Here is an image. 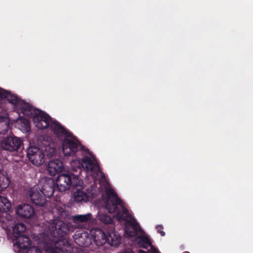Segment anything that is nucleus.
Masks as SVG:
<instances>
[{"instance_id":"nucleus-5","label":"nucleus","mask_w":253,"mask_h":253,"mask_svg":"<svg viewBox=\"0 0 253 253\" xmlns=\"http://www.w3.org/2000/svg\"><path fill=\"white\" fill-rule=\"evenodd\" d=\"M27 156L33 165L39 166L44 162L45 154L42 149L36 146H30L27 150Z\"/></svg>"},{"instance_id":"nucleus-20","label":"nucleus","mask_w":253,"mask_h":253,"mask_svg":"<svg viewBox=\"0 0 253 253\" xmlns=\"http://www.w3.org/2000/svg\"><path fill=\"white\" fill-rule=\"evenodd\" d=\"M74 200L76 202H87L88 199L86 193L82 190H77L74 194Z\"/></svg>"},{"instance_id":"nucleus-32","label":"nucleus","mask_w":253,"mask_h":253,"mask_svg":"<svg viewBox=\"0 0 253 253\" xmlns=\"http://www.w3.org/2000/svg\"><path fill=\"white\" fill-rule=\"evenodd\" d=\"M79 169L80 170V173H81V168H79Z\"/></svg>"},{"instance_id":"nucleus-2","label":"nucleus","mask_w":253,"mask_h":253,"mask_svg":"<svg viewBox=\"0 0 253 253\" xmlns=\"http://www.w3.org/2000/svg\"><path fill=\"white\" fill-rule=\"evenodd\" d=\"M55 184L59 191L64 192L70 187H77L79 184V177L71 172L62 173L58 176L55 184L52 178L43 177L40 180L38 187L45 197L49 198L54 193Z\"/></svg>"},{"instance_id":"nucleus-6","label":"nucleus","mask_w":253,"mask_h":253,"mask_svg":"<svg viewBox=\"0 0 253 253\" xmlns=\"http://www.w3.org/2000/svg\"><path fill=\"white\" fill-rule=\"evenodd\" d=\"M50 234L55 238H62L69 232L68 225L61 220H54L49 226Z\"/></svg>"},{"instance_id":"nucleus-25","label":"nucleus","mask_w":253,"mask_h":253,"mask_svg":"<svg viewBox=\"0 0 253 253\" xmlns=\"http://www.w3.org/2000/svg\"><path fill=\"white\" fill-rule=\"evenodd\" d=\"M9 124L3 118L0 117V134H5L7 132Z\"/></svg>"},{"instance_id":"nucleus-8","label":"nucleus","mask_w":253,"mask_h":253,"mask_svg":"<svg viewBox=\"0 0 253 253\" xmlns=\"http://www.w3.org/2000/svg\"><path fill=\"white\" fill-rule=\"evenodd\" d=\"M90 232L92 239L97 246H102L107 242L109 243L110 240H111L112 244H113V238L111 235L110 234L107 235L102 229L98 228H95L91 230Z\"/></svg>"},{"instance_id":"nucleus-29","label":"nucleus","mask_w":253,"mask_h":253,"mask_svg":"<svg viewBox=\"0 0 253 253\" xmlns=\"http://www.w3.org/2000/svg\"><path fill=\"white\" fill-rule=\"evenodd\" d=\"M152 253H160V252L159 251V250L158 249H154L152 250Z\"/></svg>"},{"instance_id":"nucleus-12","label":"nucleus","mask_w":253,"mask_h":253,"mask_svg":"<svg viewBox=\"0 0 253 253\" xmlns=\"http://www.w3.org/2000/svg\"><path fill=\"white\" fill-rule=\"evenodd\" d=\"M64 165L62 161L58 159L50 160L48 164L47 171L51 175L54 176L61 172L64 169Z\"/></svg>"},{"instance_id":"nucleus-24","label":"nucleus","mask_w":253,"mask_h":253,"mask_svg":"<svg viewBox=\"0 0 253 253\" xmlns=\"http://www.w3.org/2000/svg\"><path fill=\"white\" fill-rule=\"evenodd\" d=\"M57 244L59 245H63V247H61L57 249H53L51 250V253H60V252H63L64 251V247L69 245V243L67 241L62 239H59L56 243V245Z\"/></svg>"},{"instance_id":"nucleus-4","label":"nucleus","mask_w":253,"mask_h":253,"mask_svg":"<svg viewBox=\"0 0 253 253\" xmlns=\"http://www.w3.org/2000/svg\"><path fill=\"white\" fill-rule=\"evenodd\" d=\"M62 151L65 156H73L79 151L89 153V150L77 139L73 140L70 138H65L62 141Z\"/></svg>"},{"instance_id":"nucleus-21","label":"nucleus","mask_w":253,"mask_h":253,"mask_svg":"<svg viewBox=\"0 0 253 253\" xmlns=\"http://www.w3.org/2000/svg\"><path fill=\"white\" fill-rule=\"evenodd\" d=\"M26 227L24 223H20L16 224L13 228V234L15 238L16 235H24L23 233L26 230Z\"/></svg>"},{"instance_id":"nucleus-10","label":"nucleus","mask_w":253,"mask_h":253,"mask_svg":"<svg viewBox=\"0 0 253 253\" xmlns=\"http://www.w3.org/2000/svg\"><path fill=\"white\" fill-rule=\"evenodd\" d=\"M50 129L59 139H64L65 138L74 137L72 132H69L57 121L53 122V123H51Z\"/></svg>"},{"instance_id":"nucleus-15","label":"nucleus","mask_w":253,"mask_h":253,"mask_svg":"<svg viewBox=\"0 0 253 253\" xmlns=\"http://www.w3.org/2000/svg\"><path fill=\"white\" fill-rule=\"evenodd\" d=\"M81 165L84 169L90 172L100 170L99 165L96 160L93 161L88 156H85L82 159Z\"/></svg>"},{"instance_id":"nucleus-11","label":"nucleus","mask_w":253,"mask_h":253,"mask_svg":"<svg viewBox=\"0 0 253 253\" xmlns=\"http://www.w3.org/2000/svg\"><path fill=\"white\" fill-rule=\"evenodd\" d=\"M16 213L21 217L29 218L34 215L35 211L32 206L27 204H23L17 206Z\"/></svg>"},{"instance_id":"nucleus-19","label":"nucleus","mask_w":253,"mask_h":253,"mask_svg":"<svg viewBox=\"0 0 253 253\" xmlns=\"http://www.w3.org/2000/svg\"><path fill=\"white\" fill-rule=\"evenodd\" d=\"M10 201L6 197L0 195V211L6 212L10 211Z\"/></svg>"},{"instance_id":"nucleus-27","label":"nucleus","mask_w":253,"mask_h":253,"mask_svg":"<svg viewBox=\"0 0 253 253\" xmlns=\"http://www.w3.org/2000/svg\"><path fill=\"white\" fill-rule=\"evenodd\" d=\"M27 253H42L40 249L37 247H30L28 249Z\"/></svg>"},{"instance_id":"nucleus-30","label":"nucleus","mask_w":253,"mask_h":253,"mask_svg":"<svg viewBox=\"0 0 253 253\" xmlns=\"http://www.w3.org/2000/svg\"><path fill=\"white\" fill-rule=\"evenodd\" d=\"M138 253H148L146 251H143V250H139L138 251Z\"/></svg>"},{"instance_id":"nucleus-9","label":"nucleus","mask_w":253,"mask_h":253,"mask_svg":"<svg viewBox=\"0 0 253 253\" xmlns=\"http://www.w3.org/2000/svg\"><path fill=\"white\" fill-rule=\"evenodd\" d=\"M29 196L32 202L37 206L43 207L46 204L47 197L42 193L40 189L38 190L35 186L30 188Z\"/></svg>"},{"instance_id":"nucleus-3","label":"nucleus","mask_w":253,"mask_h":253,"mask_svg":"<svg viewBox=\"0 0 253 253\" xmlns=\"http://www.w3.org/2000/svg\"><path fill=\"white\" fill-rule=\"evenodd\" d=\"M18 100L16 104L12 105L15 108H20L21 112L24 115L32 118L36 127L40 129L50 127L51 123L54 121L48 114L39 109L34 108L32 105L25 102L19 97Z\"/></svg>"},{"instance_id":"nucleus-23","label":"nucleus","mask_w":253,"mask_h":253,"mask_svg":"<svg viewBox=\"0 0 253 253\" xmlns=\"http://www.w3.org/2000/svg\"><path fill=\"white\" fill-rule=\"evenodd\" d=\"M18 123L19 125L20 126V128L23 131H25L26 132L30 131L31 129L30 123L28 119L24 118H20L18 121Z\"/></svg>"},{"instance_id":"nucleus-18","label":"nucleus","mask_w":253,"mask_h":253,"mask_svg":"<svg viewBox=\"0 0 253 253\" xmlns=\"http://www.w3.org/2000/svg\"><path fill=\"white\" fill-rule=\"evenodd\" d=\"M134 241L140 248L147 249L149 247H151V253H152V250L156 249L152 245L149 238L146 236H138L135 238Z\"/></svg>"},{"instance_id":"nucleus-14","label":"nucleus","mask_w":253,"mask_h":253,"mask_svg":"<svg viewBox=\"0 0 253 253\" xmlns=\"http://www.w3.org/2000/svg\"><path fill=\"white\" fill-rule=\"evenodd\" d=\"M74 238L75 242L79 246L86 247L88 245L87 240H89L88 234L84 229L76 231Z\"/></svg>"},{"instance_id":"nucleus-22","label":"nucleus","mask_w":253,"mask_h":253,"mask_svg":"<svg viewBox=\"0 0 253 253\" xmlns=\"http://www.w3.org/2000/svg\"><path fill=\"white\" fill-rule=\"evenodd\" d=\"M54 214H56L55 216H57L59 220H62L65 219L66 216V212L64 208L57 206L52 210Z\"/></svg>"},{"instance_id":"nucleus-7","label":"nucleus","mask_w":253,"mask_h":253,"mask_svg":"<svg viewBox=\"0 0 253 253\" xmlns=\"http://www.w3.org/2000/svg\"><path fill=\"white\" fill-rule=\"evenodd\" d=\"M22 144L21 139L14 135L4 138L1 141V147L6 151L14 152L17 151Z\"/></svg>"},{"instance_id":"nucleus-13","label":"nucleus","mask_w":253,"mask_h":253,"mask_svg":"<svg viewBox=\"0 0 253 253\" xmlns=\"http://www.w3.org/2000/svg\"><path fill=\"white\" fill-rule=\"evenodd\" d=\"M92 214L90 213L86 214L76 215L73 216L74 225L78 228L84 229L86 224L91 219Z\"/></svg>"},{"instance_id":"nucleus-1","label":"nucleus","mask_w":253,"mask_h":253,"mask_svg":"<svg viewBox=\"0 0 253 253\" xmlns=\"http://www.w3.org/2000/svg\"><path fill=\"white\" fill-rule=\"evenodd\" d=\"M104 206L109 213L117 212L119 221H125L126 233L128 237L136 236L139 231H142L138 223L132 217L125 207L124 202L112 188L105 190Z\"/></svg>"},{"instance_id":"nucleus-33","label":"nucleus","mask_w":253,"mask_h":253,"mask_svg":"<svg viewBox=\"0 0 253 253\" xmlns=\"http://www.w3.org/2000/svg\"><path fill=\"white\" fill-rule=\"evenodd\" d=\"M2 190H0V191H2Z\"/></svg>"},{"instance_id":"nucleus-28","label":"nucleus","mask_w":253,"mask_h":253,"mask_svg":"<svg viewBox=\"0 0 253 253\" xmlns=\"http://www.w3.org/2000/svg\"><path fill=\"white\" fill-rule=\"evenodd\" d=\"M163 226L162 225H158L156 226V229L157 230V232L161 234L162 236H165V232L163 231Z\"/></svg>"},{"instance_id":"nucleus-17","label":"nucleus","mask_w":253,"mask_h":253,"mask_svg":"<svg viewBox=\"0 0 253 253\" xmlns=\"http://www.w3.org/2000/svg\"><path fill=\"white\" fill-rule=\"evenodd\" d=\"M0 98L5 99L11 104H16L19 100L17 95L12 94L10 91L0 88Z\"/></svg>"},{"instance_id":"nucleus-16","label":"nucleus","mask_w":253,"mask_h":253,"mask_svg":"<svg viewBox=\"0 0 253 253\" xmlns=\"http://www.w3.org/2000/svg\"><path fill=\"white\" fill-rule=\"evenodd\" d=\"M15 238V243L20 250H28L31 247V242L29 238L26 235H16Z\"/></svg>"},{"instance_id":"nucleus-26","label":"nucleus","mask_w":253,"mask_h":253,"mask_svg":"<svg viewBox=\"0 0 253 253\" xmlns=\"http://www.w3.org/2000/svg\"><path fill=\"white\" fill-rule=\"evenodd\" d=\"M97 218L99 220L106 224L112 223L113 222L112 217L107 214H100Z\"/></svg>"},{"instance_id":"nucleus-31","label":"nucleus","mask_w":253,"mask_h":253,"mask_svg":"<svg viewBox=\"0 0 253 253\" xmlns=\"http://www.w3.org/2000/svg\"><path fill=\"white\" fill-rule=\"evenodd\" d=\"M125 253H133V252L132 251L130 250L129 251L126 252Z\"/></svg>"}]
</instances>
